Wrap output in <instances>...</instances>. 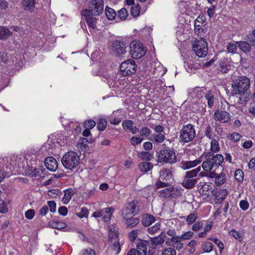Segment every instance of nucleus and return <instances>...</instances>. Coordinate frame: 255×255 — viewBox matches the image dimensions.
Masks as SVG:
<instances>
[{"mask_svg":"<svg viewBox=\"0 0 255 255\" xmlns=\"http://www.w3.org/2000/svg\"><path fill=\"white\" fill-rule=\"evenodd\" d=\"M21 160V158L14 155L0 157V182L5 177L10 176L14 167L17 166L19 169L24 168V165Z\"/></svg>","mask_w":255,"mask_h":255,"instance_id":"nucleus-1","label":"nucleus"},{"mask_svg":"<svg viewBox=\"0 0 255 255\" xmlns=\"http://www.w3.org/2000/svg\"><path fill=\"white\" fill-rule=\"evenodd\" d=\"M206 160L202 165L203 169L207 172L212 170L215 171L219 166L223 163L224 158L221 154H214L211 152H208L205 155Z\"/></svg>","mask_w":255,"mask_h":255,"instance_id":"nucleus-2","label":"nucleus"},{"mask_svg":"<svg viewBox=\"0 0 255 255\" xmlns=\"http://www.w3.org/2000/svg\"><path fill=\"white\" fill-rule=\"evenodd\" d=\"M250 80L243 76L233 81L232 92L236 95L244 94L250 87Z\"/></svg>","mask_w":255,"mask_h":255,"instance_id":"nucleus-3","label":"nucleus"},{"mask_svg":"<svg viewBox=\"0 0 255 255\" xmlns=\"http://www.w3.org/2000/svg\"><path fill=\"white\" fill-rule=\"evenodd\" d=\"M200 170V167H198L195 169L186 172L181 182L182 185L187 189H190L195 187L198 182V179L196 177Z\"/></svg>","mask_w":255,"mask_h":255,"instance_id":"nucleus-4","label":"nucleus"},{"mask_svg":"<svg viewBox=\"0 0 255 255\" xmlns=\"http://www.w3.org/2000/svg\"><path fill=\"white\" fill-rule=\"evenodd\" d=\"M157 161L158 163H174L177 161L175 152L169 147L161 149L157 153Z\"/></svg>","mask_w":255,"mask_h":255,"instance_id":"nucleus-5","label":"nucleus"},{"mask_svg":"<svg viewBox=\"0 0 255 255\" xmlns=\"http://www.w3.org/2000/svg\"><path fill=\"white\" fill-rule=\"evenodd\" d=\"M79 159V156L76 152L69 151L62 157L61 162L66 168L72 170L77 167Z\"/></svg>","mask_w":255,"mask_h":255,"instance_id":"nucleus-6","label":"nucleus"},{"mask_svg":"<svg viewBox=\"0 0 255 255\" xmlns=\"http://www.w3.org/2000/svg\"><path fill=\"white\" fill-rule=\"evenodd\" d=\"M180 141L183 143H188L193 140L196 135L194 126L189 124L183 126L179 132Z\"/></svg>","mask_w":255,"mask_h":255,"instance_id":"nucleus-7","label":"nucleus"},{"mask_svg":"<svg viewBox=\"0 0 255 255\" xmlns=\"http://www.w3.org/2000/svg\"><path fill=\"white\" fill-rule=\"evenodd\" d=\"M138 202L137 200H133L125 204L122 210V216L123 218H129L139 212L138 207Z\"/></svg>","mask_w":255,"mask_h":255,"instance_id":"nucleus-8","label":"nucleus"},{"mask_svg":"<svg viewBox=\"0 0 255 255\" xmlns=\"http://www.w3.org/2000/svg\"><path fill=\"white\" fill-rule=\"evenodd\" d=\"M61 123L64 128L69 131H71L73 133V137L70 136V139H73L76 136L79 135L80 123L73 120H70L67 119L61 118Z\"/></svg>","mask_w":255,"mask_h":255,"instance_id":"nucleus-9","label":"nucleus"},{"mask_svg":"<svg viewBox=\"0 0 255 255\" xmlns=\"http://www.w3.org/2000/svg\"><path fill=\"white\" fill-rule=\"evenodd\" d=\"M130 54L134 59H139L143 56L146 52V49L142 43L133 41L130 44Z\"/></svg>","mask_w":255,"mask_h":255,"instance_id":"nucleus-10","label":"nucleus"},{"mask_svg":"<svg viewBox=\"0 0 255 255\" xmlns=\"http://www.w3.org/2000/svg\"><path fill=\"white\" fill-rule=\"evenodd\" d=\"M192 48L196 55L199 57H204L208 53L207 43L203 38L195 41L192 45Z\"/></svg>","mask_w":255,"mask_h":255,"instance_id":"nucleus-11","label":"nucleus"},{"mask_svg":"<svg viewBox=\"0 0 255 255\" xmlns=\"http://www.w3.org/2000/svg\"><path fill=\"white\" fill-rule=\"evenodd\" d=\"M136 67L134 60H127L123 62L120 65L121 73L123 76L131 75L135 72Z\"/></svg>","mask_w":255,"mask_h":255,"instance_id":"nucleus-12","label":"nucleus"},{"mask_svg":"<svg viewBox=\"0 0 255 255\" xmlns=\"http://www.w3.org/2000/svg\"><path fill=\"white\" fill-rule=\"evenodd\" d=\"M82 16L86 22L87 24L92 29H95L97 27L98 18L94 15L90 10H82L81 12Z\"/></svg>","mask_w":255,"mask_h":255,"instance_id":"nucleus-13","label":"nucleus"},{"mask_svg":"<svg viewBox=\"0 0 255 255\" xmlns=\"http://www.w3.org/2000/svg\"><path fill=\"white\" fill-rule=\"evenodd\" d=\"M198 190L201 194L209 197L215 195V191L212 184L209 182H200L198 185Z\"/></svg>","mask_w":255,"mask_h":255,"instance_id":"nucleus-14","label":"nucleus"},{"mask_svg":"<svg viewBox=\"0 0 255 255\" xmlns=\"http://www.w3.org/2000/svg\"><path fill=\"white\" fill-rule=\"evenodd\" d=\"M27 168L25 170V173L26 175L31 177H39L42 173V169L40 167V165H36L32 164H27Z\"/></svg>","mask_w":255,"mask_h":255,"instance_id":"nucleus-15","label":"nucleus"},{"mask_svg":"<svg viewBox=\"0 0 255 255\" xmlns=\"http://www.w3.org/2000/svg\"><path fill=\"white\" fill-rule=\"evenodd\" d=\"M24 158L27 164H32L34 165L41 164L40 161L37 159L36 151L34 149H31L27 151L25 153Z\"/></svg>","mask_w":255,"mask_h":255,"instance_id":"nucleus-16","label":"nucleus"},{"mask_svg":"<svg viewBox=\"0 0 255 255\" xmlns=\"http://www.w3.org/2000/svg\"><path fill=\"white\" fill-rule=\"evenodd\" d=\"M149 245L148 241L138 239L136 242L135 251L138 255H146L147 246Z\"/></svg>","mask_w":255,"mask_h":255,"instance_id":"nucleus-17","label":"nucleus"},{"mask_svg":"<svg viewBox=\"0 0 255 255\" xmlns=\"http://www.w3.org/2000/svg\"><path fill=\"white\" fill-rule=\"evenodd\" d=\"M214 116L216 121L221 122L223 123H228L230 121L231 118L229 113L219 110L215 112Z\"/></svg>","mask_w":255,"mask_h":255,"instance_id":"nucleus-18","label":"nucleus"},{"mask_svg":"<svg viewBox=\"0 0 255 255\" xmlns=\"http://www.w3.org/2000/svg\"><path fill=\"white\" fill-rule=\"evenodd\" d=\"M112 208H106L103 209H101L99 211H97L93 213L92 216L95 218H100L103 217L105 213L109 214L107 217H104V221L105 222L109 221L112 216Z\"/></svg>","mask_w":255,"mask_h":255,"instance_id":"nucleus-19","label":"nucleus"},{"mask_svg":"<svg viewBox=\"0 0 255 255\" xmlns=\"http://www.w3.org/2000/svg\"><path fill=\"white\" fill-rule=\"evenodd\" d=\"M113 47L116 55L124 54L126 51L125 44L121 41H114L113 42Z\"/></svg>","mask_w":255,"mask_h":255,"instance_id":"nucleus-20","label":"nucleus"},{"mask_svg":"<svg viewBox=\"0 0 255 255\" xmlns=\"http://www.w3.org/2000/svg\"><path fill=\"white\" fill-rule=\"evenodd\" d=\"M44 164L46 168L51 171H55L58 168L57 162L53 157L46 158Z\"/></svg>","mask_w":255,"mask_h":255,"instance_id":"nucleus-21","label":"nucleus"},{"mask_svg":"<svg viewBox=\"0 0 255 255\" xmlns=\"http://www.w3.org/2000/svg\"><path fill=\"white\" fill-rule=\"evenodd\" d=\"M98 7H93L90 6L89 8H86L83 10H90V12L95 16H99L101 15L104 11V3L101 1L98 0Z\"/></svg>","mask_w":255,"mask_h":255,"instance_id":"nucleus-22","label":"nucleus"},{"mask_svg":"<svg viewBox=\"0 0 255 255\" xmlns=\"http://www.w3.org/2000/svg\"><path fill=\"white\" fill-rule=\"evenodd\" d=\"M125 129H128L132 133L135 134L138 131V129L134 126V123L131 120H125L122 123Z\"/></svg>","mask_w":255,"mask_h":255,"instance_id":"nucleus-23","label":"nucleus"},{"mask_svg":"<svg viewBox=\"0 0 255 255\" xmlns=\"http://www.w3.org/2000/svg\"><path fill=\"white\" fill-rule=\"evenodd\" d=\"M172 176V171L168 168H164L160 170L158 179L167 182Z\"/></svg>","mask_w":255,"mask_h":255,"instance_id":"nucleus-24","label":"nucleus"},{"mask_svg":"<svg viewBox=\"0 0 255 255\" xmlns=\"http://www.w3.org/2000/svg\"><path fill=\"white\" fill-rule=\"evenodd\" d=\"M150 242L149 247L153 249H155L157 246L161 245L164 243V239L161 237V234H160L155 237L150 238Z\"/></svg>","mask_w":255,"mask_h":255,"instance_id":"nucleus-25","label":"nucleus"},{"mask_svg":"<svg viewBox=\"0 0 255 255\" xmlns=\"http://www.w3.org/2000/svg\"><path fill=\"white\" fill-rule=\"evenodd\" d=\"M201 162V160L198 159L193 161H182L180 163V167L182 169L186 170L195 167L196 166L200 164Z\"/></svg>","mask_w":255,"mask_h":255,"instance_id":"nucleus-26","label":"nucleus"},{"mask_svg":"<svg viewBox=\"0 0 255 255\" xmlns=\"http://www.w3.org/2000/svg\"><path fill=\"white\" fill-rule=\"evenodd\" d=\"M35 0H22L21 5L25 10L32 11L34 9Z\"/></svg>","mask_w":255,"mask_h":255,"instance_id":"nucleus-27","label":"nucleus"},{"mask_svg":"<svg viewBox=\"0 0 255 255\" xmlns=\"http://www.w3.org/2000/svg\"><path fill=\"white\" fill-rule=\"evenodd\" d=\"M165 139V136L163 133H154L150 136L148 139L151 141L155 142L157 144L162 143Z\"/></svg>","mask_w":255,"mask_h":255,"instance_id":"nucleus-28","label":"nucleus"},{"mask_svg":"<svg viewBox=\"0 0 255 255\" xmlns=\"http://www.w3.org/2000/svg\"><path fill=\"white\" fill-rule=\"evenodd\" d=\"M211 174H213V176L212 177L215 178V184L216 186H220L225 182L226 178L224 173H221L218 175L213 172L211 173Z\"/></svg>","mask_w":255,"mask_h":255,"instance_id":"nucleus-29","label":"nucleus"},{"mask_svg":"<svg viewBox=\"0 0 255 255\" xmlns=\"http://www.w3.org/2000/svg\"><path fill=\"white\" fill-rule=\"evenodd\" d=\"M138 167L141 172L146 173L151 170L153 168V165L151 162H142L139 163Z\"/></svg>","mask_w":255,"mask_h":255,"instance_id":"nucleus-30","label":"nucleus"},{"mask_svg":"<svg viewBox=\"0 0 255 255\" xmlns=\"http://www.w3.org/2000/svg\"><path fill=\"white\" fill-rule=\"evenodd\" d=\"M76 193L75 189H69L65 191L64 197L62 199V202L64 204H66L69 203L72 196Z\"/></svg>","mask_w":255,"mask_h":255,"instance_id":"nucleus-31","label":"nucleus"},{"mask_svg":"<svg viewBox=\"0 0 255 255\" xmlns=\"http://www.w3.org/2000/svg\"><path fill=\"white\" fill-rule=\"evenodd\" d=\"M126 219V224L128 228H133L136 226L139 223V219L138 218H124Z\"/></svg>","mask_w":255,"mask_h":255,"instance_id":"nucleus-32","label":"nucleus"},{"mask_svg":"<svg viewBox=\"0 0 255 255\" xmlns=\"http://www.w3.org/2000/svg\"><path fill=\"white\" fill-rule=\"evenodd\" d=\"M97 128L99 131H103L105 129L107 125V120L105 118L100 117L97 122Z\"/></svg>","mask_w":255,"mask_h":255,"instance_id":"nucleus-33","label":"nucleus"},{"mask_svg":"<svg viewBox=\"0 0 255 255\" xmlns=\"http://www.w3.org/2000/svg\"><path fill=\"white\" fill-rule=\"evenodd\" d=\"M155 218L151 215H146L141 220L142 224L145 227L149 226L155 222Z\"/></svg>","mask_w":255,"mask_h":255,"instance_id":"nucleus-34","label":"nucleus"},{"mask_svg":"<svg viewBox=\"0 0 255 255\" xmlns=\"http://www.w3.org/2000/svg\"><path fill=\"white\" fill-rule=\"evenodd\" d=\"M194 235V233L191 231H188L182 234L181 236H177L173 240H176V242L179 241H184L191 239Z\"/></svg>","mask_w":255,"mask_h":255,"instance_id":"nucleus-35","label":"nucleus"},{"mask_svg":"<svg viewBox=\"0 0 255 255\" xmlns=\"http://www.w3.org/2000/svg\"><path fill=\"white\" fill-rule=\"evenodd\" d=\"M173 191L172 187H167L159 191V196L162 198H167L172 196V192Z\"/></svg>","mask_w":255,"mask_h":255,"instance_id":"nucleus-36","label":"nucleus"},{"mask_svg":"<svg viewBox=\"0 0 255 255\" xmlns=\"http://www.w3.org/2000/svg\"><path fill=\"white\" fill-rule=\"evenodd\" d=\"M237 44L240 49L245 53H247L251 50V45L246 41L237 42Z\"/></svg>","mask_w":255,"mask_h":255,"instance_id":"nucleus-37","label":"nucleus"},{"mask_svg":"<svg viewBox=\"0 0 255 255\" xmlns=\"http://www.w3.org/2000/svg\"><path fill=\"white\" fill-rule=\"evenodd\" d=\"M205 98L207 101V104L209 108H212L214 104L215 97L212 94L210 90L208 91L204 96Z\"/></svg>","mask_w":255,"mask_h":255,"instance_id":"nucleus-38","label":"nucleus"},{"mask_svg":"<svg viewBox=\"0 0 255 255\" xmlns=\"http://www.w3.org/2000/svg\"><path fill=\"white\" fill-rule=\"evenodd\" d=\"M105 14L107 18L110 20H114L117 15L115 11L108 6H106L105 8Z\"/></svg>","mask_w":255,"mask_h":255,"instance_id":"nucleus-39","label":"nucleus"},{"mask_svg":"<svg viewBox=\"0 0 255 255\" xmlns=\"http://www.w3.org/2000/svg\"><path fill=\"white\" fill-rule=\"evenodd\" d=\"M39 151L43 154H49L52 153L53 150L50 144V141H48L43 145L40 149Z\"/></svg>","mask_w":255,"mask_h":255,"instance_id":"nucleus-40","label":"nucleus"},{"mask_svg":"<svg viewBox=\"0 0 255 255\" xmlns=\"http://www.w3.org/2000/svg\"><path fill=\"white\" fill-rule=\"evenodd\" d=\"M205 17L204 16H199L195 20L194 27L195 32H199L201 29L200 23H202L204 22Z\"/></svg>","mask_w":255,"mask_h":255,"instance_id":"nucleus-41","label":"nucleus"},{"mask_svg":"<svg viewBox=\"0 0 255 255\" xmlns=\"http://www.w3.org/2000/svg\"><path fill=\"white\" fill-rule=\"evenodd\" d=\"M11 34V32L7 28L0 26V39H6Z\"/></svg>","mask_w":255,"mask_h":255,"instance_id":"nucleus-42","label":"nucleus"},{"mask_svg":"<svg viewBox=\"0 0 255 255\" xmlns=\"http://www.w3.org/2000/svg\"><path fill=\"white\" fill-rule=\"evenodd\" d=\"M198 214L197 213L193 212L189 214V215L187 216L186 219L187 224L188 225L193 224L194 222H196Z\"/></svg>","mask_w":255,"mask_h":255,"instance_id":"nucleus-43","label":"nucleus"},{"mask_svg":"<svg viewBox=\"0 0 255 255\" xmlns=\"http://www.w3.org/2000/svg\"><path fill=\"white\" fill-rule=\"evenodd\" d=\"M160 226L161 224L159 223H157L153 226L148 228L147 232L149 234L154 235L160 230Z\"/></svg>","mask_w":255,"mask_h":255,"instance_id":"nucleus-44","label":"nucleus"},{"mask_svg":"<svg viewBox=\"0 0 255 255\" xmlns=\"http://www.w3.org/2000/svg\"><path fill=\"white\" fill-rule=\"evenodd\" d=\"M138 131L140 133L141 136L143 137H149L150 135H151V130L148 128L146 127H142Z\"/></svg>","mask_w":255,"mask_h":255,"instance_id":"nucleus-45","label":"nucleus"},{"mask_svg":"<svg viewBox=\"0 0 255 255\" xmlns=\"http://www.w3.org/2000/svg\"><path fill=\"white\" fill-rule=\"evenodd\" d=\"M55 139L56 140V142L61 145L67 143V140H69L67 139L66 135L61 134H57Z\"/></svg>","mask_w":255,"mask_h":255,"instance_id":"nucleus-46","label":"nucleus"},{"mask_svg":"<svg viewBox=\"0 0 255 255\" xmlns=\"http://www.w3.org/2000/svg\"><path fill=\"white\" fill-rule=\"evenodd\" d=\"M220 147L219 145V142L213 139L211 142V148L210 149L211 151L213 152H217L220 150Z\"/></svg>","mask_w":255,"mask_h":255,"instance_id":"nucleus-47","label":"nucleus"},{"mask_svg":"<svg viewBox=\"0 0 255 255\" xmlns=\"http://www.w3.org/2000/svg\"><path fill=\"white\" fill-rule=\"evenodd\" d=\"M118 232L116 229H114L113 232H112V229H110L109 233V241L111 242H113L116 240H118Z\"/></svg>","mask_w":255,"mask_h":255,"instance_id":"nucleus-48","label":"nucleus"},{"mask_svg":"<svg viewBox=\"0 0 255 255\" xmlns=\"http://www.w3.org/2000/svg\"><path fill=\"white\" fill-rule=\"evenodd\" d=\"M139 154V157L144 160L150 161L153 158V155L148 151H142Z\"/></svg>","mask_w":255,"mask_h":255,"instance_id":"nucleus-49","label":"nucleus"},{"mask_svg":"<svg viewBox=\"0 0 255 255\" xmlns=\"http://www.w3.org/2000/svg\"><path fill=\"white\" fill-rule=\"evenodd\" d=\"M140 6L138 4L132 6L130 9V12L131 15L133 17H136L138 16L140 12Z\"/></svg>","mask_w":255,"mask_h":255,"instance_id":"nucleus-50","label":"nucleus"},{"mask_svg":"<svg viewBox=\"0 0 255 255\" xmlns=\"http://www.w3.org/2000/svg\"><path fill=\"white\" fill-rule=\"evenodd\" d=\"M139 232L140 230H134L128 233V239L129 241L131 242H133L137 237Z\"/></svg>","mask_w":255,"mask_h":255,"instance_id":"nucleus-51","label":"nucleus"},{"mask_svg":"<svg viewBox=\"0 0 255 255\" xmlns=\"http://www.w3.org/2000/svg\"><path fill=\"white\" fill-rule=\"evenodd\" d=\"M128 15V12L125 8H122L118 11V16L122 20H125Z\"/></svg>","mask_w":255,"mask_h":255,"instance_id":"nucleus-52","label":"nucleus"},{"mask_svg":"<svg viewBox=\"0 0 255 255\" xmlns=\"http://www.w3.org/2000/svg\"><path fill=\"white\" fill-rule=\"evenodd\" d=\"M96 125L95 121L93 120H88L85 121L83 127L89 129H92Z\"/></svg>","mask_w":255,"mask_h":255,"instance_id":"nucleus-53","label":"nucleus"},{"mask_svg":"<svg viewBox=\"0 0 255 255\" xmlns=\"http://www.w3.org/2000/svg\"><path fill=\"white\" fill-rule=\"evenodd\" d=\"M170 184L168 182L160 180L159 179H158V180L155 183V186L156 188L157 189L161 188H165V187H169Z\"/></svg>","mask_w":255,"mask_h":255,"instance_id":"nucleus-54","label":"nucleus"},{"mask_svg":"<svg viewBox=\"0 0 255 255\" xmlns=\"http://www.w3.org/2000/svg\"><path fill=\"white\" fill-rule=\"evenodd\" d=\"M218 70L223 74L227 73L228 71V68L226 63L225 62H220L218 68Z\"/></svg>","mask_w":255,"mask_h":255,"instance_id":"nucleus-55","label":"nucleus"},{"mask_svg":"<svg viewBox=\"0 0 255 255\" xmlns=\"http://www.w3.org/2000/svg\"><path fill=\"white\" fill-rule=\"evenodd\" d=\"M203 226V222L201 221H198L193 223L192 229L195 232H197L201 230Z\"/></svg>","mask_w":255,"mask_h":255,"instance_id":"nucleus-56","label":"nucleus"},{"mask_svg":"<svg viewBox=\"0 0 255 255\" xmlns=\"http://www.w3.org/2000/svg\"><path fill=\"white\" fill-rule=\"evenodd\" d=\"M227 50L229 53H235L237 50V45L233 43H229L227 46Z\"/></svg>","mask_w":255,"mask_h":255,"instance_id":"nucleus-57","label":"nucleus"},{"mask_svg":"<svg viewBox=\"0 0 255 255\" xmlns=\"http://www.w3.org/2000/svg\"><path fill=\"white\" fill-rule=\"evenodd\" d=\"M8 211L7 203L3 200L0 199V213H6Z\"/></svg>","mask_w":255,"mask_h":255,"instance_id":"nucleus-58","label":"nucleus"},{"mask_svg":"<svg viewBox=\"0 0 255 255\" xmlns=\"http://www.w3.org/2000/svg\"><path fill=\"white\" fill-rule=\"evenodd\" d=\"M53 226L54 228L57 229H64L66 227L67 225L66 223L59 221H54L53 223Z\"/></svg>","mask_w":255,"mask_h":255,"instance_id":"nucleus-59","label":"nucleus"},{"mask_svg":"<svg viewBox=\"0 0 255 255\" xmlns=\"http://www.w3.org/2000/svg\"><path fill=\"white\" fill-rule=\"evenodd\" d=\"M235 179L239 182H242L244 179V173L241 169H237L234 175Z\"/></svg>","mask_w":255,"mask_h":255,"instance_id":"nucleus-60","label":"nucleus"},{"mask_svg":"<svg viewBox=\"0 0 255 255\" xmlns=\"http://www.w3.org/2000/svg\"><path fill=\"white\" fill-rule=\"evenodd\" d=\"M197 245V241L196 240H191L188 244V246L190 248V249L188 250V252L189 254L193 253L195 250V246Z\"/></svg>","mask_w":255,"mask_h":255,"instance_id":"nucleus-61","label":"nucleus"},{"mask_svg":"<svg viewBox=\"0 0 255 255\" xmlns=\"http://www.w3.org/2000/svg\"><path fill=\"white\" fill-rule=\"evenodd\" d=\"M175 250L172 247L164 249L161 253V255H176Z\"/></svg>","mask_w":255,"mask_h":255,"instance_id":"nucleus-62","label":"nucleus"},{"mask_svg":"<svg viewBox=\"0 0 255 255\" xmlns=\"http://www.w3.org/2000/svg\"><path fill=\"white\" fill-rule=\"evenodd\" d=\"M203 249L204 252L209 253L213 250V245L210 242L204 243L202 244Z\"/></svg>","mask_w":255,"mask_h":255,"instance_id":"nucleus-63","label":"nucleus"},{"mask_svg":"<svg viewBox=\"0 0 255 255\" xmlns=\"http://www.w3.org/2000/svg\"><path fill=\"white\" fill-rule=\"evenodd\" d=\"M113 243L112 249L116 252V254H118L121 251V246L119 242V240L112 242Z\"/></svg>","mask_w":255,"mask_h":255,"instance_id":"nucleus-64","label":"nucleus"}]
</instances>
